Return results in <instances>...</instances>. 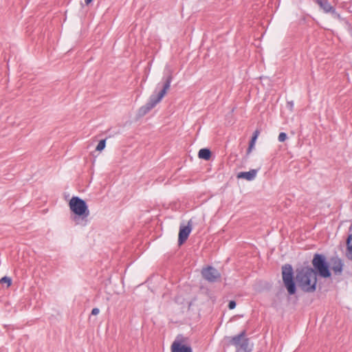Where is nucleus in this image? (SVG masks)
I'll use <instances>...</instances> for the list:
<instances>
[{"label":"nucleus","instance_id":"nucleus-1","mask_svg":"<svg viewBox=\"0 0 352 352\" xmlns=\"http://www.w3.org/2000/svg\"><path fill=\"white\" fill-rule=\"evenodd\" d=\"M296 281L300 287L305 292H313L316 290L317 277L316 273L310 267H303L297 270Z\"/></svg>","mask_w":352,"mask_h":352},{"label":"nucleus","instance_id":"nucleus-2","mask_svg":"<svg viewBox=\"0 0 352 352\" xmlns=\"http://www.w3.org/2000/svg\"><path fill=\"white\" fill-rule=\"evenodd\" d=\"M163 79L165 80V82L162 89L159 91H157V90H155L152 94V95L149 98L148 101L144 106L140 108V115L144 116L147 113H148L153 108H154L157 105V104H158L162 100V98L166 94L167 91L169 89L173 79L171 74H169L166 78H164Z\"/></svg>","mask_w":352,"mask_h":352},{"label":"nucleus","instance_id":"nucleus-3","mask_svg":"<svg viewBox=\"0 0 352 352\" xmlns=\"http://www.w3.org/2000/svg\"><path fill=\"white\" fill-rule=\"evenodd\" d=\"M69 208L78 217H81L82 219H87L89 215V211L88 206L83 199L78 197H73L69 203ZM79 218L74 217V220L77 221ZM78 223V222H76Z\"/></svg>","mask_w":352,"mask_h":352},{"label":"nucleus","instance_id":"nucleus-4","mask_svg":"<svg viewBox=\"0 0 352 352\" xmlns=\"http://www.w3.org/2000/svg\"><path fill=\"white\" fill-rule=\"evenodd\" d=\"M312 265L314 266V270L316 272V274H318L320 277L326 278L331 276L329 266L324 255L320 254H314Z\"/></svg>","mask_w":352,"mask_h":352},{"label":"nucleus","instance_id":"nucleus-5","mask_svg":"<svg viewBox=\"0 0 352 352\" xmlns=\"http://www.w3.org/2000/svg\"><path fill=\"white\" fill-rule=\"evenodd\" d=\"M283 281L288 293L293 295L296 293V287L294 279V272L291 265L285 264L282 267Z\"/></svg>","mask_w":352,"mask_h":352},{"label":"nucleus","instance_id":"nucleus-6","mask_svg":"<svg viewBox=\"0 0 352 352\" xmlns=\"http://www.w3.org/2000/svg\"><path fill=\"white\" fill-rule=\"evenodd\" d=\"M201 274L204 279L210 283L217 282L221 278V274L219 271L211 266L204 268L201 271Z\"/></svg>","mask_w":352,"mask_h":352},{"label":"nucleus","instance_id":"nucleus-7","mask_svg":"<svg viewBox=\"0 0 352 352\" xmlns=\"http://www.w3.org/2000/svg\"><path fill=\"white\" fill-rule=\"evenodd\" d=\"M185 340L182 336H178L171 345L172 352H192L190 346L184 344Z\"/></svg>","mask_w":352,"mask_h":352},{"label":"nucleus","instance_id":"nucleus-8","mask_svg":"<svg viewBox=\"0 0 352 352\" xmlns=\"http://www.w3.org/2000/svg\"><path fill=\"white\" fill-rule=\"evenodd\" d=\"M315 1L325 13L331 12L335 16L340 17V14L336 11V9L327 0H315Z\"/></svg>","mask_w":352,"mask_h":352},{"label":"nucleus","instance_id":"nucleus-9","mask_svg":"<svg viewBox=\"0 0 352 352\" xmlns=\"http://www.w3.org/2000/svg\"><path fill=\"white\" fill-rule=\"evenodd\" d=\"M190 232L191 228L189 226L180 227L178 238L179 245L183 244L187 240Z\"/></svg>","mask_w":352,"mask_h":352},{"label":"nucleus","instance_id":"nucleus-10","mask_svg":"<svg viewBox=\"0 0 352 352\" xmlns=\"http://www.w3.org/2000/svg\"><path fill=\"white\" fill-rule=\"evenodd\" d=\"M331 270L336 275H340L342 272L343 263L339 258H333L331 260Z\"/></svg>","mask_w":352,"mask_h":352},{"label":"nucleus","instance_id":"nucleus-11","mask_svg":"<svg viewBox=\"0 0 352 352\" xmlns=\"http://www.w3.org/2000/svg\"><path fill=\"white\" fill-rule=\"evenodd\" d=\"M257 174V170L251 169L248 172H240L237 174L238 179H244L247 181H252L255 179Z\"/></svg>","mask_w":352,"mask_h":352},{"label":"nucleus","instance_id":"nucleus-12","mask_svg":"<svg viewBox=\"0 0 352 352\" xmlns=\"http://www.w3.org/2000/svg\"><path fill=\"white\" fill-rule=\"evenodd\" d=\"M245 331H241L239 334L234 336L231 339V344L234 345L236 347H239V345L241 344V342L245 338Z\"/></svg>","mask_w":352,"mask_h":352},{"label":"nucleus","instance_id":"nucleus-13","mask_svg":"<svg viewBox=\"0 0 352 352\" xmlns=\"http://www.w3.org/2000/svg\"><path fill=\"white\" fill-rule=\"evenodd\" d=\"M346 245L347 249L346 256L349 259L352 260V234H350L347 238Z\"/></svg>","mask_w":352,"mask_h":352},{"label":"nucleus","instance_id":"nucleus-14","mask_svg":"<svg viewBox=\"0 0 352 352\" xmlns=\"http://www.w3.org/2000/svg\"><path fill=\"white\" fill-rule=\"evenodd\" d=\"M198 156L201 159L208 160L210 158L211 152L208 148H201L199 151Z\"/></svg>","mask_w":352,"mask_h":352},{"label":"nucleus","instance_id":"nucleus-15","mask_svg":"<svg viewBox=\"0 0 352 352\" xmlns=\"http://www.w3.org/2000/svg\"><path fill=\"white\" fill-rule=\"evenodd\" d=\"M248 339L245 338L241 342V344L239 345V349L243 350V351L248 352Z\"/></svg>","mask_w":352,"mask_h":352},{"label":"nucleus","instance_id":"nucleus-16","mask_svg":"<svg viewBox=\"0 0 352 352\" xmlns=\"http://www.w3.org/2000/svg\"><path fill=\"white\" fill-rule=\"evenodd\" d=\"M105 146H106V140H102L98 142L96 149V151H101L105 148Z\"/></svg>","mask_w":352,"mask_h":352},{"label":"nucleus","instance_id":"nucleus-17","mask_svg":"<svg viewBox=\"0 0 352 352\" xmlns=\"http://www.w3.org/2000/svg\"><path fill=\"white\" fill-rule=\"evenodd\" d=\"M1 283H7L8 287H9L12 283V279L10 277L4 276L0 280Z\"/></svg>","mask_w":352,"mask_h":352},{"label":"nucleus","instance_id":"nucleus-18","mask_svg":"<svg viewBox=\"0 0 352 352\" xmlns=\"http://www.w3.org/2000/svg\"><path fill=\"white\" fill-rule=\"evenodd\" d=\"M287 138V134L284 132H281L278 135V140L279 142H283L286 140Z\"/></svg>","mask_w":352,"mask_h":352},{"label":"nucleus","instance_id":"nucleus-19","mask_svg":"<svg viewBox=\"0 0 352 352\" xmlns=\"http://www.w3.org/2000/svg\"><path fill=\"white\" fill-rule=\"evenodd\" d=\"M236 302L234 300H230L228 303V308L230 309H233L236 307Z\"/></svg>","mask_w":352,"mask_h":352},{"label":"nucleus","instance_id":"nucleus-20","mask_svg":"<svg viewBox=\"0 0 352 352\" xmlns=\"http://www.w3.org/2000/svg\"><path fill=\"white\" fill-rule=\"evenodd\" d=\"M259 134V131L258 130H256L253 134V136L252 138V140L253 141H256V138H258V135Z\"/></svg>","mask_w":352,"mask_h":352},{"label":"nucleus","instance_id":"nucleus-21","mask_svg":"<svg viewBox=\"0 0 352 352\" xmlns=\"http://www.w3.org/2000/svg\"><path fill=\"white\" fill-rule=\"evenodd\" d=\"M254 144H255V141H253V140H251L250 142L249 147H248V152L251 151L252 148L254 146Z\"/></svg>","mask_w":352,"mask_h":352},{"label":"nucleus","instance_id":"nucleus-22","mask_svg":"<svg viewBox=\"0 0 352 352\" xmlns=\"http://www.w3.org/2000/svg\"><path fill=\"white\" fill-rule=\"evenodd\" d=\"M99 312H100V310L98 308H94L91 311V314L96 316L99 314Z\"/></svg>","mask_w":352,"mask_h":352},{"label":"nucleus","instance_id":"nucleus-23","mask_svg":"<svg viewBox=\"0 0 352 352\" xmlns=\"http://www.w3.org/2000/svg\"><path fill=\"white\" fill-rule=\"evenodd\" d=\"M287 105L289 107L290 109L292 110L294 107V102L293 101L288 102Z\"/></svg>","mask_w":352,"mask_h":352},{"label":"nucleus","instance_id":"nucleus-24","mask_svg":"<svg viewBox=\"0 0 352 352\" xmlns=\"http://www.w3.org/2000/svg\"><path fill=\"white\" fill-rule=\"evenodd\" d=\"M93 0H85L87 5L89 4Z\"/></svg>","mask_w":352,"mask_h":352}]
</instances>
